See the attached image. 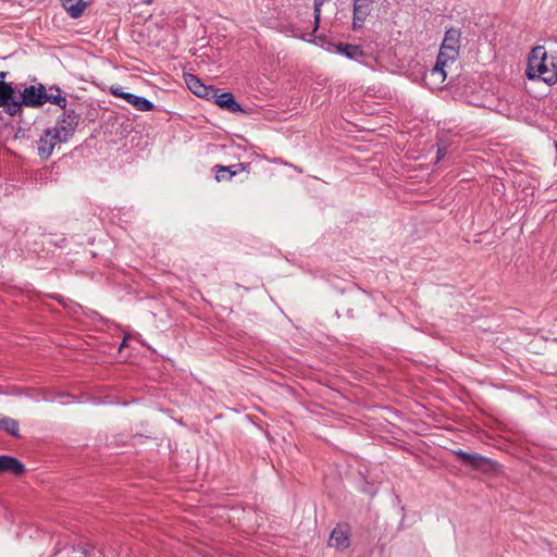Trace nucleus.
Segmentation results:
<instances>
[{"instance_id": "obj_26", "label": "nucleus", "mask_w": 557, "mask_h": 557, "mask_svg": "<svg viewBox=\"0 0 557 557\" xmlns=\"http://www.w3.org/2000/svg\"><path fill=\"white\" fill-rule=\"evenodd\" d=\"M83 149H84V146H83V145H78V146H76V147H75V148L70 152V156H71V157H75L76 154L82 153Z\"/></svg>"}, {"instance_id": "obj_4", "label": "nucleus", "mask_w": 557, "mask_h": 557, "mask_svg": "<svg viewBox=\"0 0 557 557\" xmlns=\"http://www.w3.org/2000/svg\"><path fill=\"white\" fill-rule=\"evenodd\" d=\"M71 138H64L62 132H52L46 128L37 141V153L41 160H48L58 143H67Z\"/></svg>"}, {"instance_id": "obj_3", "label": "nucleus", "mask_w": 557, "mask_h": 557, "mask_svg": "<svg viewBox=\"0 0 557 557\" xmlns=\"http://www.w3.org/2000/svg\"><path fill=\"white\" fill-rule=\"evenodd\" d=\"M453 453L462 466L484 474H496L502 470V466L496 460L478 453H467L462 449L454 450Z\"/></svg>"}, {"instance_id": "obj_19", "label": "nucleus", "mask_w": 557, "mask_h": 557, "mask_svg": "<svg viewBox=\"0 0 557 557\" xmlns=\"http://www.w3.org/2000/svg\"><path fill=\"white\" fill-rule=\"evenodd\" d=\"M460 37H461L460 29L450 27L445 33L442 46L459 51L460 50Z\"/></svg>"}, {"instance_id": "obj_2", "label": "nucleus", "mask_w": 557, "mask_h": 557, "mask_svg": "<svg viewBox=\"0 0 557 557\" xmlns=\"http://www.w3.org/2000/svg\"><path fill=\"white\" fill-rule=\"evenodd\" d=\"M20 97L13 94L3 107L9 116H16L23 113V108H40L47 103V88L44 84L25 86L22 90L17 88Z\"/></svg>"}, {"instance_id": "obj_27", "label": "nucleus", "mask_w": 557, "mask_h": 557, "mask_svg": "<svg viewBox=\"0 0 557 557\" xmlns=\"http://www.w3.org/2000/svg\"><path fill=\"white\" fill-rule=\"evenodd\" d=\"M126 346H127V341H126V338H125V339H123V342L121 343V345H120V347H119V350H122V349H123L124 347H126Z\"/></svg>"}, {"instance_id": "obj_15", "label": "nucleus", "mask_w": 557, "mask_h": 557, "mask_svg": "<svg viewBox=\"0 0 557 557\" xmlns=\"http://www.w3.org/2000/svg\"><path fill=\"white\" fill-rule=\"evenodd\" d=\"M329 545L338 550H344L349 547L350 539L347 531L335 528L330 536Z\"/></svg>"}, {"instance_id": "obj_13", "label": "nucleus", "mask_w": 557, "mask_h": 557, "mask_svg": "<svg viewBox=\"0 0 557 557\" xmlns=\"http://www.w3.org/2000/svg\"><path fill=\"white\" fill-rule=\"evenodd\" d=\"M9 72H0V108H3L13 94L17 92V86L13 82H8Z\"/></svg>"}, {"instance_id": "obj_22", "label": "nucleus", "mask_w": 557, "mask_h": 557, "mask_svg": "<svg viewBox=\"0 0 557 557\" xmlns=\"http://www.w3.org/2000/svg\"><path fill=\"white\" fill-rule=\"evenodd\" d=\"M110 92L111 95H113L114 97H117V98H121L123 100H125V96L128 95L127 91H124L123 88L121 86H116V87H111L110 88Z\"/></svg>"}, {"instance_id": "obj_30", "label": "nucleus", "mask_w": 557, "mask_h": 557, "mask_svg": "<svg viewBox=\"0 0 557 557\" xmlns=\"http://www.w3.org/2000/svg\"><path fill=\"white\" fill-rule=\"evenodd\" d=\"M66 239L65 238H62V240H59V244H62V243H65Z\"/></svg>"}, {"instance_id": "obj_6", "label": "nucleus", "mask_w": 557, "mask_h": 557, "mask_svg": "<svg viewBox=\"0 0 557 557\" xmlns=\"http://www.w3.org/2000/svg\"><path fill=\"white\" fill-rule=\"evenodd\" d=\"M375 0H354L352 4V29H361L364 25L367 17L373 11V3Z\"/></svg>"}, {"instance_id": "obj_21", "label": "nucleus", "mask_w": 557, "mask_h": 557, "mask_svg": "<svg viewBox=\"0 0 557 557\" xmlns=\"http://www.w3.org/2000/svg\"><path fill=\"white\" fill-rule=\"evenodd\" d=\"M0 430L7 432L14 438H21L20 429H18V422L17 420L10 418V417H3L0 419Z\"/></svg>"}, {"instance_id": "obj_18", "label": "nucleus", "mask_w": 557, "mask_h": 557, "mask_svg": "<svg viewBox=\"0 0 557 557\" xmlns=\"http://www.w3.org/2000/svg\"><path fill=\"white\" fill-rule=\"evenodd\" d=\"M459 57V51L454 50L451 48L443 47L441 45L440 52L437 54L436 63L440 66L448 67L453 64Z\"/></svg>"}, {"instance_id": "obj_10", "label": "nucleus", "mask_w": 557, "mask_h": 557, "mask_svg": "<svg viewBox=\"0 0 557 557\" xmlns=\"http://www.w3.org/2000/svg\"><path fill=\"white\" fill-rule=\"evenodd\" d=\"M250 163H236L232 165H221L216 164L213 166V171L215 172V181L224 182L231 181L235 175L243 171H249Z\"/></svg>"}, {"instance_id": "obj_24", "label": "nucleus", "mask_w": 557, "mask_h": 557, "mask_svg": "<svg viewBox=\"0 0 557 557\" xmlns=\"http://www.w3.org/2000/svg\"><path fill=\"white\" fill-rule=\"evenodd\" d=\"M25 134H26V129L18 126L15 134H14V139H20V138H23L25 137Z\"/></svg>"}, {"instance_id": "obj_8", "label": "nucleus", "mask_w": 557, "mask_h": 557, "mask_svg": "<svg viewBox=\"0 0 557 557\" xmlns=\"http://www.w3.org/2000/svg\"><path fill=\"white\" fill-rule=\"evenodd\" d=\"M366 301L364 297L357 294L355 296H350L346 298L341 308L336 310V314L341 317L342 314L346 315L349 319H355L359 317L363 308V302Z\"/></svg>"}, {"instance_id": "obj_12", "label": "nucleus", "mask_w": 557, "mask_h": 557, "mask_svg": "<svg viewBox=\"0 0 557 557\" xmlns=\"http://www.w3.org/2000/svg\"><path fill=\"white\" fill-rule=\"evenodd\" d=\"M332 46L337 53H341L350 60L360 61V59L366 55L361 46L358 45L339 41L332 44Z\"/></svg>"}, {"instance_id": "obj_17", "label": "nucleus", "mask_w": 557, "mask_h": 557, "mask_svg": "<svg viewBox=\"0 0 557 557\" xmlns=\"http://www.w3.org/2000/svg\"><path fill=\"white\" fill-rule=\"evenodd\" d=\"M125 101L133 106L137 111L149 112L154 110V104L150 100L131 92L125 96Z\"/></svg>"}, {"instance_id": "obj_16", "label": "nucleus", "mask_w": 557, "mask_h": 557, "mask_svg": "<svg viewBox=\"0 0 557 557\" xmlns=\"http://www.w3.org/2000/svg\"><path fill=\"white\" fill-rule=\"evenodd\" d=\"M63 9L72 18H78L83 15L87 8L84 0H60Z\"/></svg>"}, {"instance_id": "obj_5", "label": "nucleus", "mask_w": 557, "mask_h": 557, "mask_svg": "<svg viewBox=\"0 0 557 557\" xmlns=\"http://www.w3.org/2000/svg\"><path fill=\"white\" fill-rule=\"evenodd\" d=\"M220 90L215 87L212 92L210 100L221 109L226 110L231 113H248V111L238 103L234 95L230 91L219 92Z\"/></svg>"}, {"instance_id": "obj_14", "label": "nucleus", "mask_w": 557, "mask_h": 557, "mask_svg": "<svg viewBox=\"0 0 557 557\" xmlns=\"http://www.w3.org/2000/svg\"><path fill=\"white\" fill-rule=\"evenodd\" d=\"M447 76L446 67L440 66L437 63L426 73L423 81L430 88H440L441 84L444 83Z\"/></svg>"}, {"instance_id": "obj_28", "label": "nucleus", "mask_w": 557, "mask_h": 557, "mask_svg": "<svg viewBox=\"0 0 557 557\" xmlns=\"http://www.w3.org/2000/svg\"><path fill=\"white\" fill-rule=\"evenodd\" d=\"M49 243H50V244H52V245H54V246H55V245H59L60 247H62V245H61V244H57V242L50 240Z\"/></svg>"}, {"instance_id": "obj_23", "label": "nucleus", "mask_w": 557, "mask_h": 557, "mask_svg": "<svg viewBox=\"0 0 557 557\" xmlns=\"http://www.w3.org/2000/svg\"><path fill=\"white\" fill-rule=\"evenodd\" d=\"M63 125H67V120H65L63 116L59 115L57 119V123L53 127H48L50 131L54 132H61V127Z\"/></svg>"}, {"instance_id": "obj_25", "label": "nucleus", "mask_w": 557, "mask_h": 557, "mask_svg": "<svg viewBox=\"0 0 557 557\" xmlns=\"http://www.w3.org/2000/svg\"><path fill=\"white\" fill-rule=\"evenodd\" d=\"M446 154V148H438L437 149V156H436V162H440Z\"/></svg>"}, {"instance_id": "obj_29", "label": "nucleus", "mask_w": 557, "mask_h": 557, "mask_svg": "<svg viewBox=\"0 0 557 557\" xmlns=\"http://www.w3.org/2000/svg\"><path fill=\"white\" fill-rule=\"evenodd\" d=\"M554 146H555V151H556V154H557V140H555Z\"/></svg>"}, {"instance_id": "obj_9", "label": "nucleus", "mask_w": 557, "mask_h": 557, "mask_svg": "<svg viewBox=\"0 0 557 557\" xmlns=\"http://www.w3.org/2000/svg\"><path fill=\"white\" fill-rule=\"evenodd\" d=\"M185 83L188 89L199 98H203L206 100H210L212 92L214 91V86L205 85L200 78L194 74H185L184 75Z\"/></svg>"}, {"instance_id": "obj_20", "label": "nucleus", "mask_w": 557, "mask_h": 557, "mask_svg": "<svg viewBox=\"0 0 557 557\" xmlns=\"http://www.w3.org/2000/svg\"><path fill=\"white\" fill-rule=\"evenodd\" d=\"M62 89L58 85H51L47 89V102L54 104L59 108L67 106V100L62 96Z\"/></svg>"}, {"instance_id": "obj_7", "label": "nucleus", "mask_w": 557, "mask_h": 557, "mask_svg": "<svg viewBox=\"0 0 557 557\" xmlns=\"http://www.w3.org/2000/svg\"><path fill=\"white\" fill-rule=\"evenodd\" d=\"M61 109L63 112L60 115L67 120V125H63L60 129L63 133L64 138H72L79 125L83 112L77 108L67 106Z\"/></svg>"}, {"instance_id": "obj_1", "label": "nucleus", "mask_w": 557, "mask_h": 557, "mask_svg": "<svg viewBox=\"0 0 557 557\" xmlns=\"http://www.w3.org/2000/svg\"><path fill=\"white\" fill-rule=\"evenodd\" d=\"M525 75L529 79L541 78L547 85L557 82V54L548 55L543 46L534 47L528 58Z\"/></svg>"}, {"instance_id": "obj_31", "label": "nucleus", "mask_w": 557, "mask_h": 557, "mask_svg": "<svg viewBox=\"0 0 557 557\" xmlns=\"http://www.w3.org/2000/svg\"><path fill=\"white\" fill-rule=\"evenodd\" d=\"M66 239L65 238H62V240H59V244H62V243H65Z\"/></svg>"}, {"instance_id": "obj_11", "label": "nucleus", "mask_w": 557, "mask_h": 557, "mask_svg": "<svg viewBox=\"0 0 557 557\" xmlns=\"http://www.w3.org/2000/svg\"><path fill=\"white\" fill-rule=\"evenodd\" d=\"M25 471V465L17 458L9 455H0V473H11L15 476H21Z\"/></svg>"}]
</instances>
